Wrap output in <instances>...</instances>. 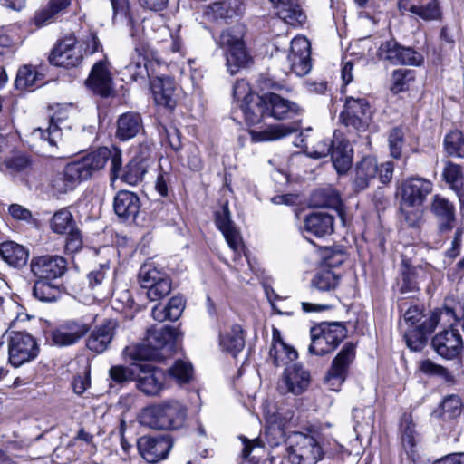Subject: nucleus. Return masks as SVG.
I'll return each instance as SVG.
<instances>
[{"instance_id":"obj_47","label":"nucleus","mask_w":464,"mask_h":464,"mask_svg":"<svg viewBox=\"0 0 464 464\" xmlns=\"http://www.w3.org/2000/svg\"><path fill=\"white\" fill-rule=\"evenodd\" d=\"M126 73L130 78L138 82L139 80L144 81L149 75L147 69V59L142 53V50L136 47L132 61L125 67Z\"/></svg>"},{"instance_id":"obj_8","label":"nucleus","mask_w":464,"mask_h":464,"mask_svg":"<svg viewBox=\"0 0 464 464\" xmlns=\"http://www.w3.org/2000/svg\"><path fill=\"white\" fill-rule=\"evenodd\" d=\"M39 353L35 339L24 332H13L8 338L9 362L14 367H19L34 360Z\"/></svg>"},{"instance_id":"obj_46","label":"nucleus","mask_w":464,"mask_h":464,"mask_svg":"<svg viewBox=\"0 0 464 464\" xmlns=\"http://www.w3.org/2000/svg\"><path fill=\"white\" fill-rule=\"evenodd\" d=\"M459 321V316L457 314L456 310L448 305H445L442 309L438 312H434L429 319L425 320L419 327L427 335L432 333L440 320H447L450 325L453 323L450 321Z\"/></svg>"},{"instance_id":"obj_50","label":"nucleus","mask_w":464,"mask_h":464,"mask_svg":"<svg viewBox=\"0 0 464 464\" xmlns=\"http://www.w3.org/2000/svg\"><path fill=\"white\" fill-rule=\"evenodd\" d=\"M269 357L275 366L279 367L293 362L297 358V352L285 343L272 344L269 350Z\"/></svg>"},{"instance_id":"obj_14","label":"nucleus","mask_w":464,"mask_h":464,"mask_svg":"<svg viewBox=\"0 0 464 464\" xmlns=\"http://www.w3.org/2000/svg\"><path fill=\"white\" fill-rule=\"evenodd\" d=\"M433 190L432 182L420 176L404 179L401 184V202L406 206H422Z\"/></svg>"},{"instance_id":"obj_28","label":"nucleus","mask_w":464,"mask_h":464,"mask_svg":"<svg viewBox=\"0 0 464 464\" xmlns=\"http://www.w3.org/2000/svg\"><path fill=\"white\" fill-rule=\"evenodd\" d=\"M153 99L157 105L172 111L177 104L174 81L169 77H156L150 82Z\"/></svg>"},{"instance_id":"obj_43","label":"nucleus","mask_w":464,"mask_h":464,"mask_svg":"<svg viewBox=\"0 0 464 464\" xmlns=\"http://www.w3.org/2000/svg\"><path fill=\"white\" fill-rule=\"evenodd\" d=\"M277 8L279 16L291 25H303L306 21L303 9L293 0L280 4Z\"/></svg>"},{"instance_id":"obj_45","label":"nucleus","mask_w":464,"mask_h":464,"mask_svg":"<svg viewBox=\"0 0 464 464\" xmlns=\"http://www.w3.org/2000/svg\"><path fill=\"white\" fill-rule=\"evenodd\" d=\"M151 287L147 290V296L150 301L162 299L171 291V280L161 268L159 271V276H154L151 280Z\"/></svg>"},{"instance_id":"obj_15","label":"nucleus","mask_w":464,"mask_h":464,"mask_svg":"<svg viewBox=\"0 0 464 464\" xmlns=\"http://www.w3.org/2000/svg\"><path fill=\"white\" fill-rule=\"evenodd\" d=\"M30 267L35 277L51 281L60 278L65 274L67 261L61 256H41L33 257Z\"/></svg>"},{"instance_id":"obj_34","label":"nucleus","mask_w":464,"mask_h":464,"mask_svg":"<svg viewBox=\"0 0 464 464\" xmlns=\"http://www.w3.org/2000/svg\"><path fill=\"white\" fill-rule=\"evenodd\" d=\"M185 308V301L182 296H173L168 304H157L152 308L151 314L154 320L164 322L166 320H178Z\"/></svg>"},{"instance_id":"obj_19","label":"nucleus","mask_w":464,"mask_h":464,"mask_svg":"<svg viewBox=\"0 0 464 464\" xmlns=\"http://www.w3.org/2000/svg\"><path fill=\"white\" fill-rule=\"evenodd\" d=\"M165 372L150 363H138L135 381L137 388L146 395H157L163 388Z\"/></svg>"},{"instance_id":"obj_20","label":"nucleus","mask_w":464,"mask_h":464,"mask_svg":"<svg viewBox=\"0 0 464 464\" xmlns=\"http://www.w3.org/2000/svg\"><path fill=\"white\" fill-rule=\"evenodd\" d=\"M76 38L73 35L63 37L53 47L49 61L55 66L65 68L75 67L81 63L82 55L76 47Z\"/></svg>"},{"instance_id":"obj_29","label":"nucleus","mask_w":464,"mask_h":464,"mask_svg":"<svg viewBox=\"0 0 464 464\" xmlns=\"http://www.w3.org/2000/svg\"><path fill=\"white\" fill-rule=\"evenodd\" d=\"M425 277L426 272L422 266H413L410 260L403 258L401 264L400 293L410 294L418 292L420 281Z\"/></svg>"},{"instance_id":"obj_64","label":"nucleus","mask_w":464,"mask_h":464,"mask_svg":"<svg viewBox=\"0 0 464 464\" xmlns=\"http://www.w3.org/2000/svg\"><path fill=\"white\" fill-rule=\"evenodd\" d=\"M110 272L109 262L100 264L97 267L93 268L88 275L87 279L89 286L92 289L101 287L107 279V276Z\"/></svg>"},{"instance_id":"obj_38","label":"nucleus","mask_w":464,"mask_h":464,"mask_svg":"<svg viewBox=\"0 0 464 464\" xmlns=\"http://www.w3.org/2000/svg\"><path fill=\"white\" fill-rule=\"evenodd\" d=\"M245 334L239 324H234L230 330L219 335V345L222 350L236 356L245 347Z\"/></svg>"},{"instance_id":"obj_31","label":"nucleus","mask_w":464,"mask_h":464,"mask_svg":"<svg viewBox=\"0 0 464 464\" xmlns=\"http://www.w3.org/2000/svg\"><path fill=\"white\" fill-rule=\"evenodd\" d=\"M297 130V126L290 124H273L263 130H251L249 134L254 142L275 141L284 139Z\"/></svg>"},{"instance_id":"obj_42","label":"nucleus","mask_w":464,"mask_h":464,"mask_svg":"<svg viewBox=\"0 0 464 464\" xmlns=\"http://www.w3.org/2000/svg\"><path fill=\"white\" fill-rule=\"evenodd\" d=\"M253 63L246 44L226 52V66L231 75L237 73Z\"/></svg>"},{"instance_id":"obj_24","label":"nucleus","mask_w":464,"mask_h":464,"mask_svg":"<svg viewBox=\"0 0 464 464\" xmlns=\"http://www.w3.org/2000/svg\"><path fill=\"white\" fill-rule=\"evenodd\" d=\"M86 84L94 93L102 97H108L111 94L113 81L106 62L99 61L94 63L86 80Z\"/></svg>"},{"instance_id":"obj_23","label":"nucleus","mask_w":464,"mask_h":464,"mask_svg":"<svg viewBox=\"0 0 464 464\" xmlns=\"http://www.w3.org/2000/svg\"><path fill=\"white\" fill-rule=\"evenodd\" d=\"M310 381V372L302 365L295 363L285 368L279 389L299 395L308 388Z\"/></svg>"},{"instance_id":"obj_3","label":"nucleus","mask_w":464,"mask_h":464,"mask_svg":"<svg viewBox=\"0 0 464 464\" xmlns=\"http://www.w3.org/2000/svg\"><path fill=\"white\" fill-rule=\"evenodd\" d=\"M340 281L341 277L329 268H322L316 272L310 282V298L314 301H324V303L302 302L303 311L312 313L331 309L337 300L335 290Z\"/></svg>"},{"instance_id":"obj_53","label":"nucleus","mask_w":464,"mask_h":464,"mask_svg":"<svg viewBox=\"0 0 464 464\" xmlns=\"http://www.w3.org/2000/svg\"><path fill=\"white\" fill-rule=\"evenodd\" d=\"M420 207L421 206H406V204L401 202V221L409 227L420 228L423 223V210Z\"/></svg>"},{"instance_id":"obj_9","label":"nucleus","mask_w":464,"mask_h":464,"mask_svg":"<svg viewBox=\"0 0 464 464\" xmlns=\"http://www.w3.org/2000/svg\"><path fill=\"white\" fill-rule=\"evenodd\" d=\"M215 223L218 228L222 232L229 247L234 251L235 256H240L241 253H243L248 263L249 269L257 275L258 271L252 264L246 246L243 245L240 234L231 220L227 202L222 206L221 210L215 213Z\"/></svg>"},{"instance_id":"obj_22","label":"nucleus","mask_w":464,"mask_h":464,"mask_svg":"<svg viewBox=\"0 0 464 464\" xmlns=\"http://www.w3.org/2000/svg\"><path fill=\"white\" fill-rule=\"evenodd\" d=\"M435 352L441 357L455 359L463 349V340L459 330L452 326L437 334L431 341Z\"/></svg>"},{"instance_id":"obj_61","label":"nucleus","mask_w":464,"mask_h":464,"mask_svg":"<svg viewBox=\"0 0 464 464\" xmlns=\"http://www.w3.org/2000/svg\"><path fill=\"white\" fill-rule=\"evenodd\" d=\"M353 418L354 420V431L357 435L371 429L373 423L372 411L362 409H353Z\"/></svg>"},{"instance_id":"obj_35","label":"nucleus","mask_w":464,"mask_h":464,"mask_svg":"<svg viewBox=\"0 0 464 464\" xmlns=\"http://www.w3.org/2000/svg\"><path fill=\"white\" fill-rule=\"evenodd\" d=\"M142 129V121L138 113L127 112L121 115L117 121L116 137L121 140L134 138Z\"/></svg>"},{"instance_id":"obj_6","label":"nucleus","mask_w":464,"mask_h":464,"mask_svg":"<svg viewBox=\"0 0 464 464\" xmlns=\"http://www.w3.org/2000/svg\"><path fill=\"white\" fill-rule=\"evenodd\" d=\"M50 227L55 234L66 235L65 251L67 253L75 254L82 250V234L68 208H63L54 212L50 220Z\"/></svg>"},{"instance_id":"obj_44","label":"nucleus","mask_w":464,"mask_h":464,"mask_svg":"<svg viewBox=\"0 0 464 464\" xmlns=\"http://www.w3.org/2000/svg\"><path fill=\"white\" fill-rule=\"evenodd\" d=\"M215 42L219 48L225 49L226 52L238 47L245 44L244 28L242 26H235L223 30L220 34L215 38Z\"/></svg>"},{"instance_id":"obj_63","label":"nucleus","mask_w":464,"mask_h":464,"mask_svg":"<svg viewBox=\"0 0 464 464\" xmlns=\"http://www.w3.org/2000/svg\"><path fill=\"white\" fill-rule=\"evenodd\" d=\"M160 267L152 261L144 263L139 271V283L144 289L151 287V280L159 276Z\"/></svg>"},{"instance_id":"obj_62","label":"nucleus","mask_w":464,"mask_h":464,"mask_svg":"<svg viewBox=\"0 0 464 464\" xmlns=\"http://www.w3.org/2000/svg\"><path fill=\"white\" fill-rule=\"evenodd\" d=\"M427 335L419 326L411 327L404 334L407 346L412 351H420L426 343Z\"/></svg>"},{"instance_id":"obj_2","label":"nucleus","mask_w":464,"mask_h":464,"mask_svg":"<svg viewBox=\"0 0 464 464\" xmlns=\"http://www.w3.org/2000/svg\"><path fill=\"white\" fill-rule=\"evenodd\" d=\"M187 415L188 409L182 402L169 400L144 408L140 422L154 430H179L184 426Z\"/></svg>"},{"instance_id":"obj_40","label":"nucleus","mask_w":464,"mask_h":464,"mask_svg":"<svg viewBox=\"0 0 464 464\" xmlns=\"http://www.w3.org/2000/svg\"><path fill=\"white\" fill-rule=\"evenodd\" d=\"M242 111L246 122L249 125H255L261 121L265 114H266V107L265 96L248 95L246 97Z\"/></svg>"},{"instance_id":"obj_59","label":"nucleus","mask_w":464,"mask_h":464,"mask_svg":"<svg viewBox=\"0 0 464 464\" xmlns=\"http://www.w3.org/2000/svg\"><path fill=\"white\" fill-rule=\"evenodd\" d=\"M192 365L190 362L178 360L172 367L169 369V376L177 381L179 384L187 383L192 377Z\"/></svg>"},{"instance_id":"obj_39","label":"nucleus","mask_w":464,"mask_h":464,"mask_svg":"<svg viewBox=\"0 0 464 464\" xmlns=\"http://www.w3.org/2000/svg\"><path fill=\"white\" fill-rule=\"evenodd\" d=\"M70 127L65 125L64 121L60 118H51L50 124L46 130L38 128L34 130V135L39 136L44 141H46L51 147H58V143L67 140L68 137L63 132V130H70Z\"/></svg>"},{"instance_id":"obj_58","label":"nucleus","mask_w":464,"mask_h":464,"mask_svg":"<svg viewBox=\"0 0 464 464\" xmlns=\"http://www.w3.org/2000/svg\"><path fill=\"white\" fill-rule=\"evenodd\" d=\"M113 11V23L126 21L130 27L134 26V18L130 13L129 0H110Z\"/></svg>"},{"instance_id":"obj_54","label":"nucleus","mask_w":464,"mask_h":464,"mask_svg":"<svg viewBox=\"0 0 464 464\" xmlns=\"http://www.w3.org/2000/svg\"><path fill=\"white\" fill-rule=\"evenodd\" d=\"M70 5L71 0H51L48 6L35 15V24L38 26L44 25Z\"/></svg>"},{"instance_id":"obj_1","label":"nucleus","mask_w":464,"mask_h":464,"mask_svg":"<svg viewBox=\"0 0 464 464\" xmlns=\"http://www.w3.org/2000/svg\"><path fill=\"white\" fill-rule=\"evenodd\" d=\"M105 154L99 152L87 154L78 160L68 163L63 170L57 173L52 179L53 193L65 194L72 190L82 181L90 179L94 172L104 168Z\"/></svg>"},{"instance_id":"obj_27","label":"nucleus","mask_w":464,"mask_h":464,"mask_svg":"<svg viewBox=\"0 0 464 464\" xmlns=\"http://www.w3.org/2000/svg\"><path fill=\"white\" fill-rule=\"evenodd\" d=\"M334 224V218L333 215L323 211L313 212L304 218L303 231L322 238L333 234Z\"/></svg>"},{"instance_id":"obj_7","label":"nucleus","mask_w":464,"mask_h":464,"mask_svg":"<svg viewBox=\"0 0 464 464\" xmlns=\"http://www.w3.org/2000/svg\"><path fill=\"white\" fill-rule=\"evenodd\" d=\"M372 120V110L365 98L346 97L341 122L350 130L365 131Z\"/></svg>"},{"instance_id":"obj_13","label":"nucleus","mask_w":464,"mask_h":464,"mask_svg":"<svg viewBox=\"0 0 464 464\" xmlns=\"http://www.w3.org/2000/svg\"><path fill=\"white\" fill-rule=\"evenodd\" d=\"M90 329L91 324L82 319L68 320L51 331L50 339L56 346H71L82 339Z\"/></svg>"},{"instance_id":"obj_48","label":"nucleus","mask_w":464,"mask_h":464,"mask_svg":"<svg viewBox=\"0 0 464 464\" xmlns=\"http://www.w3.org/2000/svg\"><path fill=\"white\" fill-rule=\"evenodd\" d=\"M401 443L406 454L413 458L416 452V431L411 417L404 415L401 420Z\"/></svg>"},{"instance_id":"obj_21","label":"nucleus","mask_w":464,"mask_h":464,"mask_svg":"<svg viewBox=\"0 0 464 464\" xmlns=\"http://www.w3.org/2000/svg\"><path fill=\"white\" fill-rule=\"evenodd\" d=\"M430 211L436 218L440 233L453 229L456 222V208L453 202L440 194H435L430 203Z\"/></svg>"},{"instance_id":"obj_17","label":"nucleus","mask_w":464,"mask_h":464,"mask_svg":"<svg viewBox=\"0 0 464 464\" xmlns=\"http://www.w3.org/2000/svg\"><path fill=\"white\" fill-rule=\"evenodd\" d=\"M311 44L304 36L295 37L290 43L287 61L290 69L298 76L307 74L311 68Z\"/></svg>"},{"instance_id":"obj_32","label":"nucleus","mask_w":464,"mask_h":464,"mask_svg":"<svg viewBox=\"0 0 464 464\" xmlns=\"http://www.w3.org/2000/svg\"><path fill=\"white\" fill-rule=\"evenodd\" d=\"M378 163L373 157H364L357 163L355 168V177L353 179L354 190L359 192L367 188L371 180L377 177Z\"/></svg>"},{"instance_id":"obj_41","label":"nucleus","mask_w":464,"mask_h":464,"mask_svg":"<svg viewBox=\"0 0 464 464\" xmlns=\"http://www.w3.org/2000/svg\"><path fill=\"white\" fill-rule=\"evenodd\" d=\"M442 177L450 188L456 193L459 203L464 204V176L461 167L450 161L447 162L442 171Z\"/></svg>"},{"instance_id":"obj_16","label":"nucleus","mask_w":464,"mask_h":464,"mask_svg":"<svg viewBox=\"0 0 464 464\" xmlns=\"http://www.w3.org/2000/svg\"><path fill=\"white\" fill-rule=\"evenodd\" d=\"M381 60L388 61L392 64L420 65L422 55L411 48H405L392 39L382 43L378 49Z\"/></svg>"},{"instance_id":"obj_52","label":"nucleus","mask_w":464,"mask_h":464,"mask_svg":"<svg viewBox=\"0 0 464 464\" xmlns=\"http://www.w3.org/2000/svg\"><path fill=\"white\" fill-rule=\"evenodd\" d=\"M33 295L42 302H53L60 296V291L49 280L38 278L34 285Z\"/></svg>"},{"instance_id":"obj_37","label":"nucleus","mask_w":464,"mask_h":464,"mask_svg":"<svg viewBox=\"0 0 464 464\" xmlns=\"http://www.w3.org/2000/svg\"><path fill=\"white\" fill-rule=\"evenodd\" d=\"M295 145L303 148L306 153L314 159L326 157L332 151L335 140L330 139H321L316 143L308 139L303 132L299 135V140H295Z\"/></svg>"},{"instance_id":"obj_57","label":"nucleus","mask_w":464,"mask_h":464,"mask_svg":"<svg viewBox=\"0 0 464 464\" xmlns=\"http://www.w3.org/2000/svg\"><path fill=\"white\" fill-rule=\"evenodd\" d=\"M390 154L393 159L402 157V149L405 145V132L402 128H392L388 136Z\"/></svg>"},{"instance_id":"obj_55","label":"nucleus","mask_w":464,"mask_h":464,"mask_svg":"<svg viewBox=\"0 0 464 464\" xmlns=\"http://www.w3.org/2000/svg\"><path fill=\"white\" fill-rule=\"evenodd\" d=\"M123 355L125 360L130 361L157 360V353H152L150 346L146 344V340L128 345L123 351Z\"/></svg>"},{"instance_id":"obj_33","label":"nucleus","mask_w":464,"mask_h":464,"mask_svg":"<svg viewBox=\"0 0 464 464\" xmlns=\"http://www.w3.org/2000/svg\"><path fill=\"white\" fill-rule=\"evenodd\" d=\"M0 256L10 266L21 268L28 261L29 251L20 244L6 241L0 244Z\"/></svg>"},{"instance_id":"obj_36","label":"nucleus","mask_w":464,"mask_h":464,"mask_svg":"<svg viewBox=\"0 0 464 464\" xmlns=\"http://www.w3.org/2000/svg\"><path fill=\"white\" fill-rule=\"evenodd\" d=\"M331 158L338 173H345L350 169L353 161V149L348 140H335L331 151Z\"/></svg>"},{"instance_id":"obj_26","label":"nucleus","mask_w":464,"mask_h":464,"mask_svg":"<svg viewBox=\"0 0 464 464\" xmlns=\"http://www.w3.org/2000/svg\"><path fill=\"white\" fill-rule=\"evenodd\" d=\"M115 214L124 222L135 221L140 208L139 197L130 191H119L113 202Z\"/></svg>"},{"instance_id":"obj_4","label":"nucleus","mask_w":464,"mask_h":464,"mask_svg":"<svg viewBox=\"0 0 464 464\" xmlns=\"http://www.w3.org/2000/svg\"><path fill=\"white\" fill-rule=\"evenodd\" d=\"M99 152L105 154L103 159L104 166L109 160H111V179H120L129 185H137L143 179L147 173L149 160L145 156H134L128 164L122 168L121 150L115 147L111 149L108 147H101L92 151L93 155H97Z\"/></svg>"},{"instance_id":"obj_60","label":"nucleus","mask_w":464,"mask_h":464,"mask_svg":"<svg viewBox=\"0 0 464 464\" xmlns=\"http://www.w3.org/2000/svg\"><path fill=\"white\" fill-rule=\"evenodd\" d=\"M137 367L138 363H132L130 367L123 365L111 366L109 370V375L117 383L135 381Z\"/></svg>"},{"instance_id":"obj_49","label":"nucleus","mask_w":464,"mask_h":464,"mask_svg":"<svg viewBox=\"0 0 464 464\" xmlns=\"http://www.w3.org/2000/svg\"><path fill=\"white\" fill-rule=\"evenodd\" d=\"M42 79V73L37 72L35 69L30 65H24L19 69L14 84L15 87L20 90L37 88L42 85V82H39Z\"/></svg>"},{"instance_id":"obj_56","label":"nucleus","mask_w":464,"mask_h":464,"mask_svg":"<svg viewBox=\"0 0 464 464\" xmlns=\"http://www.w3.org/2000/svg\"><path fill=\"white\" fill-rule=\"evenodd\" d=\"M446 152L452 157H464V135L460 130H452L444 138Z\"/></svg>"},{"instance_id":"obj_10","label":"nucleus","mask_w":464,"mask_h":464,"mask_svg":"<svg viewBox=\"0 0 464 464\" xmlns=\"http://www.w3.org/2000/svg\"><path fill=\"white\" fill-rule=\"evenodd\" d=\"M355 358V345L347 343L334 358L331 367L324 377V384L334 392H339L346 380L351 364Z\"/></svg>"},{"instance_id":"obj_30","label":"nucleus","mask_w":464,"mask_h":464,"mask_svg":"<svg viewBox=\"0 0 464 464\" xmlns=\"http://www.w3.org/2000/svg\"><path fill=\"white\" fill-rule=\"evenodd\" d=\"M115 328L116 324L112 321L96 327L86 341L87 348L96 353L106 351L113 339Z\"/></svg>"},{"instance_id":"obj_12","label":"nucleus","mask_w":464,"mask_h":464,"mask_svg":"<svg viewBox=\"0 0 464 464\" xmlns=\"http://www.w3.org/2000/svg\"><path fill=\"white\" fill-rule=\"evenodd\" d=\"M179 333L172 326H163L160 329L151 328L147 332L146 344L153 353H157L158 361L170 356L175 350Z\"/></svg>"},{"instance_id":"obj_51","label":"nucleus","mask_w":464,"mask_h":464,"mask_svg":"<svg viewBox=\"0 0 464 464\" xmlns=\"http://www.w3.org/2000/svg\"><path fill=\"white\" fill-rule=\"evenodd\" d=\"M31 159L26 154H16L5 160L0 167L2 172H8L11 175L24 173L30 169Z\"/></svg>"},{"instance_id":"obj_11","label":"nucleus","mask_w":464,"mask_h":464,"mask_svg":"<svg viewBox=\"0 0 464 464\" xmlns=\"http://www.w3.org/2000/svg\"><path fill=\"white\" fill-rule=\"evenodd\" d=\"M292 440L288 454L292 464H316L321 459L322 448L313 436L296 433Z\"/></svg>"},{"instance_id":"obj_18","label":"nucleus","mask_w":464,"mask_h":464,"mask_svg":"<svg viewBox=\"0 0 464 464\" xmlns=\"http://www.w3.org/2000/svg\"><path fill=\"white\" fill-rule=\"evenodd\" d=\"M173 442L169 436H143L137 441V447L142 458L150 463L164 459L172 449Z\"/></svg>"},{"instance_id":"obj_5","label":"nucleus","mask_w":464,"mask_h":464,"mask_svg":"<svg viewBox=\"0 0 464 464\" xmlns=\"http://www.w3.org/2000/svg\"><path fill=\"white\" fill-rule=\"evenodd\" d=\"M347 329L339 322H322L310 329V354L324 356L333 353L346 338Z\"/></svg>"},{"instance_id":"obj_25","label":"nucleus","mask_w":464,"mask_h":464,"mask_svg":"<svg viewBox=\"0 0 464 464\" xmlns=\"http://www.w3.org/2000/svg\"><path fill=\"white\" fill-rule=\"evenodd\" d=\"M266 107V115L276 120H285L299 114L300 107L294 102L281 97L280 95L268 92L264 94Z\"/></svg>"}]
</instances>
